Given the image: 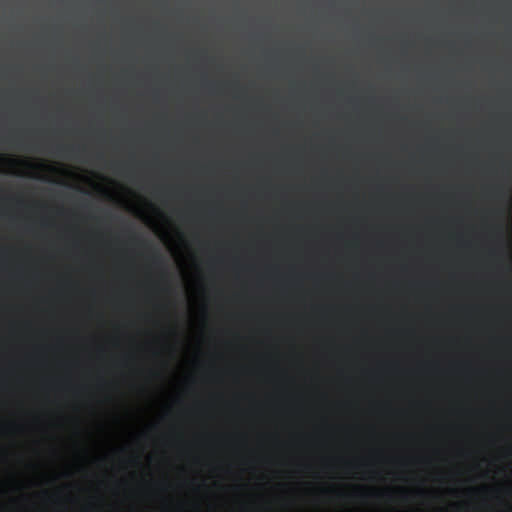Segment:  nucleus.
<instances>
[{"label":"nucleus","instance_id":"obj_1","mask_svg":"<svg viewBox=\"0 0 512 512\" xmlns=\"http://www.w3.org/2000/svg\"><path fill=\"white\" fill-rule=\"evenodd\" d=\"M442 114H441V215H448V110L445 104H448V16L446 12L445 0H442Z\"/></svg>","mask_w":512,"mask_h":512},{"label":"nucleus","instance_id":"obj_4","mask_svg":"<svg viewBox=\"0 0 512 512\" xmlns=\"http://www.w3.org/2000/svg\"><path fill=\"white\" fill-rule=\"evenodd\" d=\"M395 491H396L397 493L402 494V495H407V493H408V492H407V490L402 489V488H397Z\"/></svg>","mask_w":512,"mask_h":512},{"label":"nucleus","instance_id":"obj_6","mask_svg":"<svg viewBox=\"0 0 512 512\" xmlns=\"http://www.w3.org/2000/svg\"><path fill=\"white\" fill-rule=\"evenodd\" d=\"M449 77H450V78L452 77V74H451V73L449 74Z\"/></svg>","mask_w":512,"mask_h":512},{"label":"nucleus","instance_id":"obj_5","mask_svg":"<svg viewBox=\"0 0 512 512\" xmlns=\"http://www.w3.org/2000/svg\"><path fill=\"white\" fill-rule=\"evenodd\" d=\"M449 47H450V48L452 47V43H451V42H450V44H449Z\"/></svg>","mask_w":512,"mask_h":512},{"label":"nucleus","instance_id":"obj_2","mask_svg":"<svg viewBox=\"0 0 512 512\" xmlns=\"http://www.w3.org/2000/svg\"><path fill=\"white\" fill-rule=\"evenodd\" d=\"M453 455H452V439H450V512H454V502L452 501V497L454 494V488L452 487L453 482Z\"/></svg>","mask_w":512,"mask_h":512},{"label":"nucleus","instance_id":"obj_7","mask_svg":"<svg viewBox=\"0 0 512 512\" xmlns=\"http://www.w3.org/2000/svg\"><path fill=\"white\" fill-rule=\"evenodd\" d=\"M449 103H450V104L452 103V100H451V99L449 100Z\"/></svg>","mask_w":512,"mask_h":512},{"label":"nucleus","instance_id":"obj_3","mask_svg":"<svg viewBox=\"0 0 512 512\" xmlns=\"http://www.w3.org/2000/svg\"><path fill=\"white\" fill-rule=\"evenodd\" d=\"M152 260L155 265H160L162 263V256L159 253H154Z\"/></svg>","mask_w":512,"mask_h":512}]
</instances>
